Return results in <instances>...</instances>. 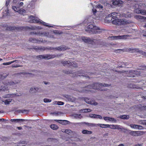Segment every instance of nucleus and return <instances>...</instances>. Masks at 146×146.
<instances>
[{"label": "nucleus", "instance_id": "19", "mask_svg": "<svg viewBox=\"0 0 146 146\" xmlns=\"http://www.w3.org/2000/svg\"><path fill=\"white\" fill-rule=\"evenodd\" d=\"M140 131H132L131 130H129V133L131 135L133 136H138L139 135V133L140 132Z\"/></svg>", "mask_w": 146, "mask_h": 146}, {"label": "nucleus", "instance_id": "21", "mask_svg": "<svg viewBox=\"0 0 146 146\" xmlns=\"http://www.w3.org/2000/svg\"><path fill=\"white\" fill-rule=\"evenodd\" d=\"M135 12L137 13H140L142 15H146V11L137 9L135 10Z\"/></svg>", "mask_w": 146, "mask_h": 146}, {"label": "nucleus", "instance_id": "30", "mask_svg": "<svg viewBox=\"0 0 146 146\" xmlns=\"http://www.w3.org/2000/svg\"><path fill=\"white\" fill-rule=\"evenodd\" d=\"M18 13L20 14L23 15L25 13L26 11L25 9H19L18 11Z\"/></svg>", "mask_w": 146, "mask_h": 146}, {"label": "nucleus", "instance_id": "27", "mask_svg": "<svg viewBox=\"0 0 146 146\" xmlns=\"http://www.w3.org/2000/svg\"><path fill=\"white\" fill-rule=\"evenodd\" d=\"M50 127L51 129L55 130L57 129L58 128V126L56 124H51Z\"/></svg>", "mask_w": 146, "mask_h": 146}, {"label": "nucleus", "instance_id": "50", "mask_svg": "<svg viewBox=\"0 0 146 146\" xmlns=\"http://www.w3.org/2000/svg\"><path fill=\"white\" fill-rule=\"evenodd\" d=\"M64 72L65 74H70L71 73V72L69 70H64Z\"/></svg>", "mask_w": 146, "mask_h": 146}, {"label": "nucleus", "instance_id": "64", "mask_svg": "<svg viewBox=\"0 0 146 146\" xmlns=\"http://www.w3.org/2000/svg\"><path fill=\"white\" fill-rule=\"evenodd\" d=\"M142 109L144 110H146V106H143Z\"/></svg>", "mask_w": 146, "mask_h": 146}, {"label": "nucleus", "instance_id": "2", "mask_svg": "<svg viewBox=\"0 0 146 146\" xmlns=\"http://www.w3.org/2000/svg\"><path fill=\"white\" fill-rule=\"evenodd\" d=\"M94 23L93 21L90 19L87 20L86 21V26L87 29H85V31L89 32L91 34H99L100 32V31L96 30H101L98 27H96L92 24Z\"/></svg>", "mask_w": 146, "mask_h": 146}, {"label": "nucleus", "instance_id": "10", "mask_svg": "<svg viewBox=\"0 0 146 146\" xmlns=\"http://www.w3.org/2000/svg\"><path fill=\"white\" fill-rule=\"evenodd\" d=\"M39 36H45L49 38L54 37V36L50 34L48 32L39 31Z\"/></svg>", "mask_w": 146, "mask_h": 146}, {"label": "nucleus", "instance_id": "56", "mask_svg": "<svg viewBox=\"0 0 146 146\" xmlns=\"http://www.w3.org/2000/svg\"><path fill=\"white\" fill-rule=\"evenodd\" d=\"M29 110H23V113H27L29 112Z\"/></svg>", "mask_w": 146, "mask_h": 146}, {"label": "nucleus", "instance_id": "40", "mask_svg": "<svg viewBox=\"0 0 146 146\" xmlns=\"http://www.w3.org/2000/svg\"><path fill=\"white\" fill-rule=\"evenodd\" d=\"M139 123L140 124L144 125H146V120H141L139 121Z\"/></svg>", "mask_w": 146, "mask_h": 146}, {"label": "nucleus", "instance_id": "26", "mask_svg": "<svg viewBox=\"0 0 146 146\" xmlns=\"http://www.w3.org/2000/svg\"><path fill=\"white\" fill-rule=\"evenodd\" d=\"M12 99L11 98H8L5 100L4 101H3V102L5 103V105H7L9 104V103L11 102Z\"/></svg>", "mask_w": 146, "mask_h": 146}, {"label": "nucleus", "instance_id": "13", "mask_svg": "<svg viewBox=\"0 0 146 146\" xmlns=\"http://www.w3.org/2000/svg\"><path fill=\"white\" fill-rule=\"evenodd\" d=\"M29 41L33 43H40L43 42V40L42 38L40 40L36 39L34 38H31L29 39Z\"/></svg>", "mask_w": 146, "mask_h": 146}, {"label": "nucleus", "instance_id": "51", "mask_svg": "<svg viewBox=\"0 0 146 146\" xmlns=\"http://www.w3.org/2000/svg\"><path fill=\"white\" fill-rule=\"evenodd\" d=\"M110 117H103L104 119L106 121H107V120L109 121V119Z\"/></svg>", "mask_w": 146, "mask_h": 146}, {"label": "nucleus", "instance_id": "36", "mask_svg": "<svg viewBox=\"0 0 146 146\" xmlns=\"http://www.w3.org/2000/svg\"><path fill=\"white\" fill-rule=\"evenodd\" d=\"M25 120V119H16V122L19 123L20 122H23Z\"/></svg>", "mask_w": 146, "mask_h": 146}, {"label": "nucleus", "instance_id": "54", "mask_svg": "<svg viewBox=\"0 0 146 146\" xmlns=\"http://www.w3.org/2000/svg\"><path fill=\"white\" fill-rule=\"evenodd\" d=\"M137 17H138L139 19H145L146 18L144 17L140 16L139 15H137Z\"/></svg>", "mask_w": 146, "mask_h": 146}, {"label": "nucleus", "instance_id": "59", "mask_svg": "<svg viewBox=\"0 0 146 146\" xmlns=\"http://www.w3.org/2000/svg\"><path fill=\"white\" fill-rule=\"evenodd\" d=\"M108 17H108H108H106V20H107L108 21V22H110H110H111V23H112V22H111V21H110V22H109V19L111 20V18H108Z\"/></svg>", "mask_w": 146, "mask_h": 146}, {"label": "nucleus", "instance_id": "9", "mask_svg": "<svg viewBox=\"0 0 146 146\" xmlns=\"http://www.w3.org/2000/svg\"><path fill=\"white\" fill-rule=\"evenodd\" d=\"M112 4L116 7L122 6L123 1L121 0H111Z\"/></svg>", "mask_w": 146, "mask_h": 146}, {"label": "nucleus", "instance_id": "31", "mask_svg": "<svg viewBox=\"0 0 146 146\" xmlns=\"http://www.w3.org/2000/svg\"><path fill=\"white\" fill-rule=\"evenodd\" d=\"M109 121H111L113 123H116L117 122V120L114 119V118L110 117L109 119Z\"/></svg>", "mask_w": 146, "mask_h": 146}, {"label": "nucleus", "instance_id": "22", "mask_svg": "<svg viewBox=\"0 0 146 146\" xmlns=\"http://www.w3.org/2000/svg\"><path fill=\"white\" fill-rule=\"evenodd\" d=\"M34 49L37 51L38 50L42 51L45 50L46 49V48L45 47L36 46L34 48Z\"/></svg>", "mask_w": 146, "mask_h": 146}, {"label": "nucleus", "instance_id": "15", "mask_svg": "<svg viewBox=\"0 0 146 146\" xmlns=\"http://www.w3.org/2000/svg\"><path fill=\"white\" fill-rule=\"evenodd\" d=\"M128 35H118L117 36H112V38L114 40H119L126 39Z\"/></svg>", "mask_w": 146, "mask_h": 146}, {"label": "nucleus", "instance_id": "38", "mask_svg": "<svg viewBox=\"0 0 146 146\" xmlns=\"http://www.w3.org/2000/svg\"><path fill=\"white\" fill-rule=\"evenodd\" d=\"M39 31L37 32L34 31V32H31L30 33V35H36L39 36Z\"/></svg>", "mask_w": 146, "mask_h": 146}, {"label": "nucleus", "instance_id": "53", "mask_svg": "<svg viewBox=\"0 0 146 146\" xmlns=\"http://www.w3.org/2000/svg\"><path fill=\"white\" fill-rule=\"evenodd\" d=\"M93 13L94 15H95L97 12V10L96 9L93 8L92 9Z\"/></svg>", "mask_w": 146, "mask_h": 146}, {"label": "nucleus", "instance_id": "34", "mask_svg": "<svg viewBox=\"0 0 146 146\" xmlns=\"http://www.w3.org/2000/svg\"><path fill=\"white\" fill-rule=\"evenodd\" d=\"M53 32L55 34L60 35L62 33V32H60L59 31L57 30H53Z\"/></svg>", "mask_w": 146, "mask_h": 146}, {"label": "nucleus", "instance_id": "16", "mask_svg": "<svg viewBox=\"0 0 146 146\" xmlns=\"http://www.w3.org/2000/svg\"><path fill=\"white\" fill-rule=\"evenodd\" d=\"M56 49L60 51H64L69 49L70 48L68 46L65 45H61L60 46L55 47Z\"/></svg>", "mask_w": 146, "mask_h": 146}, {"label": "nucleus", "instance_id": "52", "mask_svg": "<svg viewBox=\"0 0 146 146\" xmlns=\"http://www.w3.org/2000/svg\"><path fill=\"white\" fill-rule=\"evenodd\" d=\"M10 0H7V1H6V3H5V5L7 7L8 5L10 3Z\"/></svg>", "mask_w": 146, "mask_h": 146}, {"label": "nucleus", "instance_id": "44", "mask_svg": "<svg viewBox=\"0 0 146 146\" xmlns=\"http://www.w3.org/2000/svg\"><path fill=\"white\" fill-rule=\"evenodd\" d=\"M64 102L61 101H58L57 102V104L58 105H63L64 104Z\"/></svg>", "mask_w": 146, "mask_h": 146}, {"label": "nucleus", "instance_id": "49", "mask_svg": "<svg viewBox=\"0 0 146 146\" xmlns=\"http://www.w3.org/2000/svg\"><path fill=\"white\" fill-rule=\"evenodd\" d=\"M110 127L109 128L111 129H115V125H110Z\"/></svg>", "mask_w": 146, "mask_h": 146}, {"label": "nucleus", "instance_id": "62", "mask_svg": "<svg viewBox=\"0 0 146 146\" xmlns=\"http://www.w3.org/2000/svg\"><path fill=\"white\" fill-rule=\"evenodd\" d=\"M19 66H18L17 64L16 65H15V64H13L12 65V67H19Z\"/></svg>", "mask_w": 146, "mask_h": 146}, {"label": "nucleus", "instance_id": "1", "mask_svg": "<svg viewBox=\"0 0 146 146\" xmlns=\"http://www.w3.org/2000/svg\"><path fill=\"white\" fill-rule=\"evenodd\" d=\"M116 13L114 12L108 15V18H111V20L109 19V22L111 21L113 24L118 25H125L130 24L131 23L130 21L127 20L125 19H118L116 17Z\"/></svg>", "mask_w": 146, "mask_h": 146}, {"label": "nucleus", "instance_id": "61", "mask_svg": "<svg viewBox=\"0 0 146 146\" xmlns=\"http://www.w3.org/2000/svg\"><path fill=\"white\" fill-rule=\"evenodd\" d=\"M42 29V28L40 26H36V29Z\"/></svg>", "mask_w": 146, "mask_h": 146}, {"label": "nucleus", "instance_id": "12", "mask_svg": "<svg viewBox=\"0 0 146 146\" xmlns=\"http://www.w3.org/2000/svg\"><path fill=\"white\" fill-rule=\"evenodd\" d=\"M129 50L130 51H131V52L132 53H134L135 52H139L141 53L143 55L146 56V52L142 51H140L138 48H131L129 49Z\"/></svg>", "mask_w": 146, "mask_h": 146}, {"label": "nucleus", "instance_id": "7", "mask_svg": "<svg viewBox=\"0 0 146 146\" xmlns=\"http://www.w3.org/2000/svg\"><path fill=\"white\" fill-rule=\"evenodd\" d=\"M61 63L64 65V66H72L74 67H77V64L74 62H71L70 61H64L62 60Z\"/></svg>", "mask_w": 146, "mask_h": 146}, {"label": "nucleus", "instance_id": "5", "mask_svg": "<svg viewBox=\"0 0 146 146\" xmlns=\"http://www.w3.org/2000/svg\"><path fill=\"white\" fill-rule=\"evenodd\" d=\"M110 85L108 84L100 83L99 84L98 83H95L88 86V88H92L95 90H99V86H103L104 87L108 86Z\"/></svg>", "mask_w": 146, "mask_h": 146}, {"label": "nucleus", "instance_id": "39", "mask_svg": "<svg viewBox=\"0 0 146 146\" xmlns=\"http://www.w3.org/2000/svg\"><path fill=\"white\" fill-rule=\"evenodd\" d=\"M43 101L45 103L50 102L51 101V100L47 98H44L43 100Z\"/></svg>", "mask_w": 146, "mask_h": 146}, {"label": "nucleus", "instance_id": "11", "mask_svg": "<svg viewBox=\"0 0 146 146\" xmlns=\"http://www.w3.org/2000/svg\"><path fill=\"white\" fill-rule=\"evenodd\" d=\"M23 28V27H22L8 26L7 27V29L10 31H19L22 29Z\"/></svg>", "mask_w": 146, "mask_h": 146}, {"label": "nucleus", "instance_id": "48", "mask_svg": "<svg viewBox=\"0 0 146 146\" xmlns=\"http://www.w3.org/2000/svg\"><path fill=\"white\" fill-rule=\"evenodd\" d=\"M11 95L9 94H7L3 96V97L4 98H9L10 97Z\"/></svg>", "mask_w": 146, "mask_h": 146}, {"label": "nucleus", "instance_id": "25", "mask_svg": "<svg viewBox=\"0 0 146 146\" xmlns=\"http://www.w3.org/2000/svg\"><path fill=\"white\" fill-rule=\"evenodd\" d=\"M121 65L119 66V68H125L128 65V63L126 62H121Z\"/></svg>", "mask_w": 146, "mask_h": 146}, {"label": "nucleus", "instance_id": "58", "mask_svg": "<svg viewBox=\"0 0 146 146\" xmlns=\"http://www.w3.org/2000/svg\"><path fill=\"white\" fill-rule=\"evenodd\" d=\"M5 11L6 12V13L7 14V15H6V16H8V14L10 13V11L9 10L8 8H7V10Z\"/></svg>", "mask_w": 146, "mask_h": 146}, {"label": "nucleus", "instance_id": "24", "mask_svg": "<svg viewBox=\"0 0 146 146\" xmlns=\"http://www.w3.org/2000/svg\"><path fill=\"white\" fill-rule=\"evenodd\" d=\"M119 117L123 119H129V117L128 115H123L119 116Z\"/></svg>", "mask_w": 146, "mask_h": 146}, {"label": "nucleus", "instance_id": "60", "mask_svg": "<svg viewBox=\"0 0 146 146\" xmlns=\"http://www.w3.org/2000/svg\"><path fill=\"white\" fill-rule=\"evenodd\" d=\"M33 88L34 89V92H35L36 91H38V88L36 87H34Z\"/></svg>", "mask_w": 146, "mask_h": 146}, {"label": "nucleus", "instance_id": "14", "mask_svg": "<svg viewBox=\"0 0 146 146\" xmlns=\"http://www.w3.org/2000/svg\"><path fill=\"white\" fill-rule=\"evenodd\" d=\"M83 99L88 104L95 105H97V103L94 101H92L90 99L87 98H84Z\"/></svg>", "mask_w": 146, "mask_h": 146}, {"label": "nucleus", "instance_id": "6", "mask_svg": "<svg viewBox=\"0 0 146 146\" xmlns=\"http://www.w3.org/2000/svg\"><path fill=\"white\" fill-rule=\"evenodd\" d=\"M56 57L55 55H51L50 54H46L40 55L37 56L36 58L38 59H44L46 60H49L51 58H53Z\"/></svg>", "mask_w": 146, "mask_h": 146}, {"label": "nucleus", "instance_id": "57", "mask_svg": "<svg viewBox=\"0 0 146 146\" xmlns=\"http://www.w3.org/2000/svg\"><path fill=\"white\" fill-rule=\"evenodd\" d=\"M104 125L105 127V128H110V125H109V124H104Z\"/></svg>", "mask_w": 146, "mask_h": 146}, {"label": "nucleus", "instance_id": "46", "mask_svg": "<svg viewBox=\"0 0 146 146\" xmlns=\"http://www.w3.org/2000/svg\"><path fill=\"white\" fill-rule=\"evenodd\" d=\"M97 125L100 126V127L102 128H105V127L104 126V124H100L98 123L97 124Z\"/></svg>", "mask_w": 146, "mask_h": 146}, {"label": "nucleus", "instance_id": "55", "mask_svg": "<svg viewBox=\"0 0 146 146\" xmlns=\"http://www.w3.org/2000/svg\"><path fill=\"white\" fill-rule=\"evenodd\" d=\"M46 49H47L49 50H54V49H56L55 48L53 47H48V48H46Z\"/></svg>", "mask_w": 146, "mask_h": 146}, {"label": "nucleus", "instance_id": "41", "mask_svg": "<svg viewBox=\"0 0 146 146\" xmlns=\"http://www.w3.org/2000/svg\"><path fill=\"white\" fill-rule=\"evenodd\" d=\"M115 125V129H117L118 130L122 129V128L120 127L121 126L118 125Z\"/></svg>", "mask_w": 146, "mask_h": 146}, {"label": "nucleus", "instance_id": "42", "mask_svg": "<svg viewBox=\"0 0 146 146\" xmlns=\"http://www.w3.org/2000/svg\"><path fill=\"white\" fill-rule=\"evenodd\" d=\"M13 62H11V61H9L8 62L3 63L2 64L3 65H10Z\"/></svg>", "mask_w": 146, "mask_h": 146}, {"label": "nucleus", "instance_id": "37", "mask_svg": "<svg viewBox=\"0 0 146 146\" xmlns=\"http://www.w3.org/2000/svg\"><path fill=\"white\" fill-rule=\"evenodd\" d=\"M64 132L68 134H70L72 132L71 130L70 129H65L64 131Z\"/></svg>", "mask_w": 146, "mask_h": 146}, {"label": "nucleus", "instance_id": "17", "mask_svg": "<svg viewBox=\"0 0 146 146\" xmlns=\"http://www.w3.org/2000/svg\"><path fill=\"white\" fill-rule=\"evenodd\" d=\"M54 121L57 122H58L60 123H61L62 125H66L68 124H70V122L67 120H58V119H55Z\"/></svg>", "mask_w": 146, "mask_h": 146}, {"label": "nucleus", "instance_id": "47", "mask_svg": "<svg viewBox=\"0 0 146 146\" xmlns=\"http://www.w3.org/2000/svg\"><path fill=\"white\" fill-rule=\"evenodd\" d=\"M143 129V127L141 125H138L137 129L139 130H141Z\"/></svg>", "mask_w": 146, "mask_h": 146}, {"label": "nucleus", "instance_id": "63", "mask_svg": "<svg viewBox=\"0 0 146 146\" xmlns=\"http://www.w3.org/2000/svg\"><path fill=\"white\" fill-rule=\"evenodd\" d=\"M12 122H16V119H12L10 120Z\"/></svg>", "mask_w": 146, "mask_h": 146}, {"label": "nucleus", "instance_id": "3", "mask_svg": "<svg viewBox=\"0 0 146 146\" xmlns=\"http://www.w3.org/2000/svg\"><path fill=\"white\" fill-rule=\"evenodd\" d=\"M137 70H130L129 76L134 77L141 76V72L140 70H146V66L139 64L137 68Z\"/></svg>", "mask_w": 146, "mask_h": 146}, {"label": "nucleus", "instance_id": "35", "mask_svg": "<svg viewBox=\"0 0 146 146\" xmlns=\"http://www.w3.org/2000/svg\"><path fill=\"white\" fill-rule=\"evenodd\" d=\"M92 110L89 108H86L82 110L83 112L87 113L91 111Z\"/></svg>", "mask_w": 146, "mask_h": 146}, {"label": "nucleus", "instance_id": "29", "mask_svg": "<svg viewBox=\"0 0 146 146\" xmlns=\"http://www.w3.org/2000/svg\"><path fill=\"white\" fill-rule=\"evenodd\" d=\"M96 7L97 9H99L100 10H103V6L102 5L100 4H98L97 5H96Z\"/></svg>", "mask_w": 146, "mask_h": 146}, {"label": "nucleus", "instance_id": "33", "mask_svg": "<svg viewBox=\"0 0 146 146\" xmlns=\"http://www.w3.org/2000/svg\"><path fill=\"white\" fill-rule=\"evenodd\" d=\"M138 125H136L134 124H131L130 126V127L133 129H137Z\"/></svg>", "mask_w": 146, "mask_h": 146}, {"label": "nucleus", "instance_id": "32", "mask_svg": "<svg viewBox=\"0 0 146 146\" xmlns=\"http://www.w3.org/2000/svg\"><path fill=\"white\" fill-rule=\"evenodd\" d=\"M12 9L18 13V11L19 9V7H17L15 6H12Z\"/></svg>", "mask_w": 146, "mask_h": 146}, {"label": "nucleus", "instance_id": "20", "mask_svg": "<svg viewBox=\"0 0 146 146\" xmlns=\"http://www.w3.org/2000/svg\"><path fill=\"white\" fill-rule=\"evenodd\" d=\"M76 124L79 125H80L82 124H86L87 125L92 127L95 126L96 124L93 123H88L86 122H82V123H77Z\"/></svg>", "mask_w": 146, "mask_h": 146}, {"label": "nucleus", "instance_id": "8", "mask_svg": "<svg viewBox=\"0 0 146 146\" xmlns=\"http://www.w3.org/2000/svg\"><path fill=\"white\" fill-rule=\"evenodd\" d=\"M82 41L86 43H91L92 42H95L96 40L94 39H92L88 37L82 36L81 37Z\"/></svg>", "mask_w": 146, "mask_h": 146}, {"label": "nucleus", "instance_id": "18", "mask_svg": "<svg viewBox=\"0 0 146 146\" xmlns=\"http://www.w3.org/2000/svg\"><path fill=\"white\" fill-rule=\"evenodd\" d=\"M89 117L92 118L99 119H100L102 118V117L101 115L96 114H90L89 115Z\"/></svg>", "mask_w": 146, "mask_h": 146}, {"label": "nucleus", "instance_id": "45", "mask_svg": "<svg viewBox=\"0 0 146 146\" xmlns=\"http://www.w3.org/2000/svg\"><path fill=\"white\" fill-rule=\"evenodd\" d=\"M8 84L10 86L14 85L15 84V82L13 81H10L8 82Z\"/></svg>", "mask_w": 146, "mask_h": 146}, {"label": "nucleus", "instance_id": "4", "mask_svg": "<svg viewBox=\"0 0 146 146\" xmlns=\"http://www.w3.org/2000/svg\"><path fill=\"white\" fill-rule=\"evenodd\" d=\"M29 18L30 19L29 21L30 23H39L43 25L44 26L48 27V28L53 27V26L49 25L48 23L42 21L39 19H38L36 17L33 16V15L30 16Z\"/></svg>", "mask_w": 146, "mask_h": 146}, {"label": "nucleus", "instance_id": "28", "mask_svg": "<svg viewBox=\"0 0 146 146\" xmlns=\"http://www.w3.org/2000/svg\"><path fill=\"white\" fill-rule=\"evenodd\" d=\"M82 133L83 134H90L92 133V131H88L86 130H82Z\"/></svg>", "mask_w": 146, "mask_h": 146}, {"label": "nucleus", "instance_id": "43", "mask_svg": "<svg viewBox=\"0 0 146 146\" xmlns=\"http://www.w3.org/2000/svg\"><path fill=\"white\" fill-rule=\"evenodd\" d=\"M29 28L32 30H35L36 29V26H32L29 27Z\"/></svg>", "mask_w": 146, "mask_h": 146}, {"label": "nucleus", "instance_id": "23", "mask_svg": "<svg viewBox=\"0 0 146 146\" xmlns=\"http://www.w3.org/2000/svg\"><path fill=\"white\" fill-rule=\"evenodd\" d=\"M73 116L75 118L77 119H81L82 116L80 114L75 113L73 115Z\"/></svg>", "mask_w": 146, "mask_h": 146}]
</instances>
